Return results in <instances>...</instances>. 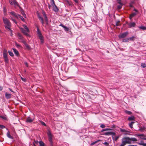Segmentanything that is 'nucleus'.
<instances>
[{
    "label": "nucleus",
    "instance_id": "obj_6",
    "mask_svg": "<svg viewBox=\"0 0 146 146\" xmlns=\"http://www.w3.org/2000/svg\"><path fill=\"white\" fill-rule=\"evenodd\" d=\"M104 134L105 135H111L112 136V138H114V136H115V133L114 132H108L105 133Z\"/></svg>",
    "mask_w": 146,
    "mask_h": 146
},
{
    "label": "nucleus",
    "instance_id": "obj_38",
    "mask_svg": "<svg viewBox=\"0 0 146 146\" xmlns=\"http://www.w3.org/2000/svg\"><path fill=\"white\" fill-rule=\"evenodd\" d=\"M39 121L42 125H44V126H46V124L44 122L40 120H39Z\"/></svg>",
    "mask_w": 146,
    "mask_h": 146
},
{
    "label": "nucleus",
    "instance_id": "obj_33",
    "mask_svg": "<svg viewBox=\"0 0 146 146\" xmlns=\"http://www.w3.org/2000/svg\"><path fill=\"white\" fill-rule=\"evenodd\" d=\"M141 66L143 68L146 67V64L145 63H142L141 64Z\"/></svg>",
    "mask_w": 146,
    "mask_h": 146
},
{
    "label": "nucleus",
    "instance_id": "obj_62",
    "mask_svg": "<svg viewBox=\"0 0 146 146\" xmlns=\"http://www.w3.org/2000/svg\"><path fill=\"white\" fill-rule=\"evenodd\" d=\"M9 90L11 92H14L12 90V89H11V88H9Z\"/></svg>",
    "mask_w": 146,
    "mask_h": 146
},
{
    "label": "nucleus",
    "instance_id": "obj_49",
    "mask_svg": "<svg viewBox=\"0 0 146 146\" xmlns=\"http://www.w3.org/2000/svg\"><path fill=\"white\" fill-rule=\"evenodd\" d=\"M15 46L17 47H19L21 46L19 44H17L16 42H15Z\"/></svg>",
    "mask_w": 146,
    "mask_h": 146
},
{
    "label": "nucleus",
    "instance_id": "obj_26",
    "mask_svg": "<svg viewBox=\"0 0 146 146\" xmlns=\"http://www.w3.org/2000/svg\"><path fill=\"white\" fill-rule=\"evenodd\" d=\"M37 33L38 36L42 35L41 33L39 30V28L38 27H37Z\"/></svg>",
    "mask_w": 146,
    "mask_h": 146
},
{
    "label": "nucleus",
    "instance_id": "obj_53",
    "mask_svg": "<svg viewBox=\"0 0 146 146\" xmlns=\"http://www.w3.org/2000/svg\"><path fill=\"white\" fill-rule=\"evenodd\" d=\"M100 126L102 128H104L105 127V126L104 125V124H101L100 125Z\"/></svg>",
    "mask_w": 146,
    "mask_h": 146
},
{
    "label": "nucleus",
    "instance_id": "obj_41",
    "mask_svg": "<svg viewBox=\"0 0 146 146\" xmlns=\"http://www.w3.org/2000/svg\"><path fill=\"white\" fill-rule=\"evenodd\" d=\"M0 117L2 118L4 120H6L7 118V117L5 116L0 115Z\"/></svg>",
    "mask_w": 146,
    "mask_h": 146
},
{
    "label": "nucleus",
    "instance_id": "obj_24",
    "mask_svg": "<svg viewBox=\"0 0 146 146\" xmlns=\"http://www.w3.org/2000/svg\"><path fill=\"white\" fill-rule=\"evenodd\" d=\"M134 123L135 122L134 121H132L129 124V126L131 128H133V125Z\"/></svg>",
    "mask_w": 146,
    "mask_h": 146
},
{
    "label": "nucleus",
    "instance_id": "obj_5",
    "mask_svg": "<svg viewBox=\"0 0 146 146\" xmlns=\"http://www.w3.org/2000/svg\"><path fill=\"white\" fill-rule=\"evenodd\" d=\"M128 32H126L120 34L119 35V38H122L125 37L128 34Z\"/></svg>",
    "mask_w": 146,
    "mask_h": 146
},
{
    "label": "nucleus",
    "instance_id": "obj_1",
    "mask_svg": "<svg viewBox=\"0 0 146 146\" xmlns=\"http://www.w3.org/2000/svg\"><path fill=\"white\" fill-rule=\"evenodd\" d=\"M137 141V139L134 137L130 138L129 137H124L122 139V142L125 145L127 144L132 143V141L133 142Z\"/></svg>",
    "mask_w": 146,
    "mask_h": 146
},
{
    "label": "nucleus",
    "instance_id": "obj_16",
    "mask_svg": "<svg viewBox=\"0 0 146 146\" xmlns=\"http://www.w3.org/2000/svg\"><path fill=\"white\" fill-rule=\"evenodd\" d=\"M38 17L39 19L40 20L42 24L43 25L44 24V22L43 18L42 17L40 16L39 15H38Z\"/></svg>",
    "mask_w": 146,
    "mask_h": 146
},
{
    "label": "nucleus",
    "instance_id": "obj_52",
    "mask_svg": "<svg viewBox=\"0 0 146 146\" xmlns=\"http://www.w3.org/2000/svg\"><path fill=\"white\" fill-rule=\"evenodd\" d=\"M137 136H144V135L143 134H138L136 135Z\"/></svg>",
    "mask_w": 146,
    "mask_h": 146
},
{
    "label": "nucleus",
    "instance_id": "obj_2",
    "mask_svg": "<svg viewBox=\"0 0 146 146\" xmlns=\"http://www.w3.org/2000/svg\"><path fill=\"white\" fill-rule=\"evenodd\" d=\"M3 21L5 27L6 29H9V31L12 32V30L10 29L11 26V24L9 21L6 18L3 17Z\"/></svg>",
    "mask_w": 146,
    "mask_h": 146
},
{
    "label": "nucleus",
    "instance_id": "obj_30",
    "mask_svg": "<svg viewBox=\"0 0 146 146\" xmlns=\"http://www.w3.org/2000/svg\"><path fill=\"white\" fill-rule=\"evenodd\" d=\"M21 13L22 15L24 17L26 18V16L24 12V11L23 10L21 11Z\"/></svg>",
    "mask_w": 146,
    "mask_h": 146
},
{
    "label": "nucleus",
    "instance_id": "obj_54",
    "mask_svg": "<svg viewBox=\"0 0 146 146\" xmlns=\"http://www.w3.org/2000/svg\"><path fill=\"white\" fill-rule=\"evenodd\" d=\"M21 79L23 81L25 82L26 81V79L25 78H24L22 77H21Z\"/></svg>",
    "mask_w": 146,
    "mask_h": 146
},
{
    "label": "nucleus",
    "instance_id": "obj_12",
    "mask_svg": "<svg viewBox=\"0 0 146 146\" xmlns=\"http://www.w3.org/2000/svg\"><path fill=\"white\" fill-rule=\"evenodd\" d=\"M53 7V10L55 12H57L58 11V9L57 6L55 5Z\"/></svg>",
    "mask_w": 146,
    "mask_h": 146
},
{
    "label": "nucleus",
    "instance_id": "obj_14",
    "mask_svg": "<svg viewBox=\"0 0 146 146\" xmlns=\"http://www.w3.org/2000/svg\"><path fill=\"white\" fill-rule=\"evenodd\" d=\"M5 97L7 99H9L11 98V94L6 92L5 94Z\"/></svg>",
    "mask_w": 146,
    "mask_h": 146
},
{
    "label": "nucleus",
    "instance_id": "obj_20",
    "mask_svg": "<svg viewBox=\"0 0 146 146\" xmlns=\"http://www.w3.org/2000/svg\"><path fill=\"white\" fill-rule=\"evenodd\" d=\"M136 13H133L131 14L129 16V18L131 19L132 17H134L136 15Z\"/></svg>",
    "mask_w": 146,
    "mask_h": 146
},
{
    "label": "nucleus",
    "instance_id": "obj_56",
    "mask_svg": "<svg viewBox=\"0 0 146 146\" xmlns=\"http://www.w3.org/2000/svg\"><path fill=\"white\" fill-rule=\"evenodd\" d=\"M24 64L27 67L28 66V63L26 62H25Z\"/></svg>",
    "mask_w": 146,
    "mask_h": 146
},
{
    "label": "nucleus",
    "instance_id": "obj_32",
    "mask_svg": "<svg viewBox=\"0 0 146 146\" xmlns=\"http://www.w3.org/2000/svg\"><path fill=\"white\" fill-rule=\"evenodd\" d=\"M18 15V18L19 17L23 21H24L25 20L24 18L22 16H21L20 15Z\"/></svg>",
    "mask_w": 146,
    "mask_h": 146
},
{
    "label": "nucleus",
    "instance_id": "obj_47",
    "mask_svg": "<svg viewBox=\"0 0 146 146\" xmlns=\"http://www.w3.org/2000/svg\"><path fill=\"white\" fill-rule=\"evenodd\" d=\"M120 23V21H117L115 24V26H118L119 25V23Z\"/></svg>",
    "mask_w": 146,
    "mask_h": 146
},
{
    "label": "nucleus",
    "instance_id": "obj_60",
    "mask_svg": "<svg viewBox=\"0 0 146 146\" xmlns=\"http://www.w3.org/2000/svg\"><path fill=\"white\" fill-rule=\"evenodd\" d=\"M105 129V131H108V130H111V129H109V128H106V129Z\"/></svg>",
    "mask_w": 146,
    "mask_h": 146
},
{
    "label": "nucleus",
    "instance_id": "obj_55",
    "mask_svg": "<svg viewBox=\"0 0 146 146\" xmlns=\"http://www.w3.org/2000/svg\"><path fill=\"white\" fill-rule=\"evenodd\" d=\"M22 40V42L24 44V45H25L26 44H27L26 42L24 40H23H23Z\"/></svg>",
    "mask_w": 146,
    "mask_h": 146
},
{
    "label": "nucleus",
    "instance_id": "obj_34",
    "mask_svg": "<svg viewBox=\"0 0 146 146\" xmlns=\"http://www.w3.org/2000/svg\"><path fill=\"white\" fill-rule=\"evenodd\" d=\"M39 143L40 146H44V143L42 141H40L39 142Z\"/></svg>",
    "mask_w": 146,
    "mask_h": 146
},
{
    "label": "nucleus",
    "instance_id": "obj_4",
    "mask_svg": "<svg viewBox=\"0 0 146 146\" xmlns=\"http://www.w3.org/2000/svg\"><path fill=\"white\" fill-rule=\"evenodd\" d=\"M9 3L11 5H14L15 7L19 6L18 3L15 0H9Z\"/></svg>",
    "mask_w": 146,
    "mask_h": 146
},
{
    "label": "nucleus",
    "instance_id": "obj_61",
    "mask_svg": "<svg viewBox=\"0 0 146 146\" xmlns=\"http://www.w3.org/2000/svg\"><path fill=\"white\" fill-rule=\"evenodd\" d=\"M41 40V44H42L44 42L43 39L41 40Z\"/></svg>",
    "mask_w": 146,
    "mask_h": 146
},
{
    "label": "nucleus",
    "instance_id": "obj_59",
    "mask_svg": "<svg viewBox=\"0 0 146 146\" xmlns=\"http://www.w3.org/2000/svg\"><path fill=\"white\" fill-rule=\"evenodd\" d=\"M60 26H61L63 28V27H64V25H63L62 24H61L60 25Z\"/></svg>",
    "mask_w": 146,
    "mask_h": 146
},
{
    "label": "nucleus",
    "instance_id": "obj_7",
    "mask_svg": "<svg viewBox=\"0 0 146 146\" xmlns=\"http://www.w3.org/2000/svg\"><path fill=\"white\" fill-rule=\"evenodd\" d=\"M20 29L22 32L25 35L27 36H30L29 35L28 33L27 32V30H25L23 28H20Z\"/></svg>",
    "mask_w": 146,
    "mask_h": 146
},
{
    "label": "nucleus",
    "instance_id": "obj_27",
    "mask_svg": "<svg viewBox=\"0 0 146 146\" xmlns=\"http://www.w3.org/2000/svg\"><path fill=\"white\" fill-rule=\"evenodd\" d=\"M119 136H114V138L113 139V140L116 141H117V140L119 138Z\"/></svg>",
    "mask_w": 146,
    "mask_h": 146
},
{
    "label": "nucleus",
    "instance_id": "obj_17",
    "mask_svg": "<svg viewBox=\"0 0 146 146\" xmlns=\"http://www.w3.org/2000/svg\"><path fill=\"white\" fill-rule=\"evenodd\" d=\"M135 118L133 116H132L131 117H129L127 119L129 121L134 120H135Z\"/></svg>",
    "mask_w": 146,
    "mask_h": 146
},
{
    "label": "nucleus",
    "instance_id": "obj_23",
    "mask_svg": "<svg viewBox=\"0 0 146 146\" xmlns=\"http://www.w3.org/2000/svg\"><path fill=\"white\" fill-rule=\"evenodd\" d=\"M7 137L11 139H13V137L10 135V133L9 131H8V132L7 133Z\"/></svg>",
    "mask_w": 146,
    "mask_h": 146
},
{
    "label": "nucleus",
    "instance_id": "obj_22",
    "mask_svg": "<svg viewBox=\"0 0 146 146\" xmlns=\"http://www.w3.org/2000/svg\"><path fill=\"white\" fill-rule=\"evenodd\" d=\"M138 144L143 146H146V143H144L143 141H141L140 143H138Z\"/></svg>",
    "mask_w": 146,
    "mask_h": 146
},
{
    "label": "nucleus",
    "instance_id": "obj_63",
    "mask_svg": "<svg viewBox=\"0 0 146 146\" xmlns=\"http://www.w3.org/2000/svg\"><path fill=\"white\" fill-rule=\"evenodd\" d=\"M3 89V87L1 86H0V91H1Z\"/></svg>",
    "mask_w": 146,
    "mask_h": 146
},
{
    "label": "nucleus",
    "instance_id": "obj_36",
    "mask_svg": "<svg viewBox=\"0 0 146 146\" xmlns=\"http://www.w3.org/2000/svg\"><path fill=\"white\" fill-rule=\"evenodd\" d=\"M63 28L64 29V30L66 31H68L69 30V29L68 27H66V26H64V27H63Z\"/></svg>",
    "mask_w": 146,
    "mask_h": 146
},
{
    "label": "nucleus",
    "instance_id": "obj_15",
    "mask_svg": "<svg viewBox=\"0 0 146 146\" xmlns=\"http://www.w3.org/2000/svg\"><path fill=\"white\" fill-rule=\"evenodd\" d=\"M13 50L14 53L16 54V55L17 56H18L19 55V53L18 51L15 48H13Z\"/></svg>",
    "mask_w": 146,
    "mask_h": 146
},
{
    "label": "nucleus",
    "instance_id": "obj_40",
    "mask_svg": "<svg viewBox=\"0 0 146 146\" xmlns=\"http://www.w3.org/2000/svg\"><path fill=\"white\" fill-rule=\"evenodd\" d=\"M4 58V60L5 62L8 63V59L7 57Z\"/></svg>",
    "mask_w": 146,
    "mask_h": 146
},
{
    "label": "nucleus",
    "instance_id": "obj_46",
    "mask_svg": "<svg viewBox=\"0 0 146 146\" xmlns=\"http://www.w3.org/2000/svg\"><path fill=\"white\" fill-rule=\"evenodd\" d=\"M11 20L16 24L17 23V22L15 19H13L12 17H11Z\"/></svg>",
    "mask_w": 146,
    "mask_h": 146
},
{
    "label": "nucleus",
    "instance_id": "obj_43",
    "mask_svg": "<svg viewBox=\"0 0 146 146\" xmlns=\"http://www.w3.org/2000/svg\"><path fill=\"white\" fill-rule=\"evenodd\" d=\"M134 3V2L133 1H132L130 2V3H129V6L131 7H133V4Z\"/></svg>",
    "mask_w": 146,
    "mask_h": 146
},
{
    "label": "nucleus",
    "instance_id": "obj_19",
    "mask_svg": "<svg viewBox=\"0 0 146 146\" xmlns=\"http://www.w3.org/2000/svg\"><path fill=\"white\" fill-rule=\"evenodd\" d=\"M17 35L19 39L21 40H23V37L21 34L20 33H18Z\"/></svg>",
    "mask_w": 146,
    "mask_h": 146
},
{
    "label": "nucleus",
    "instance_id": "obj_42",
    "mask_svg": "<svg viewBox=\"0 0 146 146\" xmlns=\"http://www.w3.org/2000/svg\"><path fill=\"white\" fill-rule=\"evenodd\" d=\"M123 5H118L117 6V9L119 10L121 8Z\"/></svg>",
    "mask_w": 146,
    "mask_h": 146
},
{
    "label": "nucleus",
    "instance_id": "obj_21",
    "mask_svg": "<svg viewBox=\"0 0 146 146\" xmlns=\"http://www.w3.org/2000/svg\"><path fill=\"white\" fill-rule=\"evenodd\" d=\"M23 27L26 30H27V32H29V30L27 27V26L25 25H23Z\"/></svg>",
    "mask_w": 146,
    "mask_h": 146
},
{
    "label": "nucleus",
    "instance_id": "obj_44",
    "mask_svg": "<svg viewBox=\"0 0 146 146\" xmlns=\"http://www.w3.org/2000/svg\"><path fill=\"white\" fill-rule=\"evenodd\" d=\"M121 0H117V2L120 5H123V3L121 2Z\"/></svg>",
    "mask_w": 146,
    "mask_h": 146
},
{
    "label": "nucleus",
    "instance_id": "obj_28",
    "mask_svg": "<svg viewBox=\"0 0 146 146\" xmlns=\"http://www.w3.org/2000/svg\"><path fill=\"white\" fill-rule=\"evenodd\" d=\"M101 141V140H97L95 142H93L91 143L90 145H94V144H95L96 143H97V142H98V141Z\"/></svg>",
    "mask_w": 146,
    "mask_h": 146
},
{
    "label": "nucleus",
    "instance_id": "obj_58",
    "mask_svg": "<svg viewBox=\"0 0 146 146\" xmlns=\"http://www.w3.org/2000/svg\"><path fill=\"white\" fill-rule=\"evenodd\" d=\"M125 145L122 142L121 144L119 146H124Z\"/></svg>",
    "mask_w": 146,
    "mask_h": 146
},
{
    "label": "nucleus",
    "instance_id": "obj_18",
    "mask_svg": "<svg viewBox=\"0 0 146 146\" xmlns=\"http://www.w3.org/2000/svg\"><path fill=\"white\" fill-rule=\"evenodd\" d=\"M138 27L139 29H141L142 30L144 31L146 30V27H145L141 26H139Z\"/></svg>",
    "mask_w": 146,
    "mask_h": 146
},
{
    "label": "nucleus",
    "instance_id": "obj_25",
    "mask_svg": "<svg viewBox=\"0 0 146 146\" xmlns=\"http://www.w3.org/2000/svg\"><path fill=\"white\" fill-rule=\"evenodd\" d=\"M125 112L126 114L129 115H131L132 114V112L131 111L127 110H125Z\"/></svg>",
    "mask_w": 146,
    "mask_h": 146
},
{
    "label": "nucleus",
    "instance_id": "obj_13",
    "mask_svg": "<svg viewBox=\"0 0 146 146\" xmlns=\"http://www.w3.org/2000/svg\"><path fill=\"white\" fill-rule=\"evenodd\" d=\"M10 14L12 15L13 16H14L17 19L18 18V15H17L16 13L14 12H11L10 13Z\"/></svg>",
    "mask_w": 146,
    "mask_h": 146
},
{
    "label": "nucleus",
    "instance_id": "obj_50",
    "mask_svg": "<svg viewBox=\"0 0 146 146\" xmlns=\"http://www.w3.org/2000/svg\"><path fill=\"white\" fill-rule=\"evenodd\" d=\"M103 144L106 145V146H109V143L107 142H105V143H103Z\"/></svg>",
    "mask_w": 146,
    "mask_h": 146
},
{
    "label": "nucleus",
    "instance_id": "obj_29",
    "mask_svg": "<svg viewBox=\"0 0 146 146\" xmlns=\"http://www.w3.org/2000/svg\"><path fill=\"white\" fill-rule=\"evenodd\" d=\"M129 40V38L124 39L122 41L124 42H128Z\"/></svg>",
    "mask_w": 146,
    "mask_h": 146
},
{
    "label": "nucleus",
    "instance_id": "obj_3",
    "mask_svg": "<svg viewBox=\"0 0 146 146\" xmlns=\"http://www.w3.org/2000/svg\"><path fill=\"white\" fill-rule=\"evenodd\" d=\"M48 137V140L50 143V145L51 146L53 145V141H52V135L49 129L47 130V132Z\"/></svg>",
    "mask_w": 146,
    "mask_h": 146
},
{
    "label": "nucleus",
    "instance_id": "obj_37",
    "mask_svg": "<svg viewBox=\"0 0 146 146\" xmlns=\"http://www.w3.org/2000/svg\"><path fill=\"white\" fill-rule=\"evenodd\" d=\"M44 18H45V21L46 22V23L47 24L48 23V19L47 18V17L46 16V15H45L44 16Z\"/></svg>",
    "mask_w": 146,
    "mask_h": 146
},
{
    "label": "nucleus",
    "instance_id": "obj_57",
    "mask_svg": "<svg viewBox=\"0 0 146 146\" xmlns=\"http://www.w3.org/2000/svg\"><path fill=\"white\" fill-rule=\"evenodd\" d=\"M77 3H78V0H73Z\"/></svg>",
    "mask_w": 146,
    "mask_h": 146
},
{
    "label": "nucleus",
    "instance_id": "obj_45",
    "mask_svg": "<svg viewBox=\"0 0 146 146\" xmlns=\"http://www.w3.org/2000/svg\"><path fill=\"white\" fill-rule=\"evenodd\" d=\"M25 46L28 49H30L29 46L27 43L25 45Z\"/></svg>",
    "mask_w": 146,
    "mask_h": 146
},
{
    "label": "nucleus",
    "instance_id": "obj_31",
    "mask_svg": "<svg viewBox=\"0 0 146 146\" xmlns=\"http://www.w3.org/2000/svg\"><path fill=\"white\" fill-rule=\"evenodd\" d=\"M135 38V37L134 36H132L131 37H130L129 38V40L131 41H133L134 40V39Z\"/></svg>",
    "mask_w": 146,
    "mask_h": 146
},
{
    "label": "nucleus",
    "instance_id": "obj_9",
    "mask_svg": "<svg viewBox=\"0 0 146 146\" xmlns=\"http://www.w3.org/2000/svg\"><path fill=\"white\" fill-rule=\"evenodd\" d=\"M128 25L129 28H131L135 27L136 24L134 22H130L129 24H128Z\"/></svg>",
    "mask_w": 146,
    "mask_h": 146
},
{
    "label": "nucleus",
    "instance_id": "obj_39",
    "mask_svg": "<svg viewBox=\"0 0 146 146\" xmlns=\"http://www.w3.org/2000/svg\"><path fill=\"white\" fill-rule=\"evenodd\" d=\"M52 6H54L55 4L54 1V0H50Z\"/></svg>",
    "mask_w": 146,
    "mask_h": 146
},
{
    "label": "nucleus",
    "instance_id": "obj_10",
    "mask_svg": "<svg viewBox=\"0 0 146 146\" xmlns=\"http://www.w3.org/2000/svg\"><path fill=\"white\" fill-rule=\"evenodd\" d=\"M33 119L29 117L27 118L26 121L27 123H31L33 121Z\"/></svg>",
    "mask_w": 146,
    "mask_h": 146
},
{
    "label": "nucleus",
    "instance_id": "obj_11",
    "mask_svg": "<svg viewBox=\"0 0 146 146\" xmlns=\"http://www.w3.org/2000/svg\"><path fill=\"white\" fill-rule=\"evenodd\" d=\"M7 50L5 49H4L3 51V57L4 58L7 57Z\"/></svg>",
    "mask_w": 146,
    "mask_h": 146
},
{
    "label": "nucleus",
    "instance_id": "obj_64",
    "mask_svg": "<svg viewBox=\"0 0 146 146\" xmlns=\"http://www.w3.org/2000/svg\"><path fill=\"white\" fill-rule=\"evenodd\" d=\"M43 14L44 15V16L45 15H46V14L45 12H43Z\"/></svg>",
    "mask_w": 146,
    "mask_h": 146
},
{
    "label": "nucleus",
    "instance_id": "obj_51",
    "mask_svg": "<svg viewBox=\"0 0 146 146\" xmlns=\"http://www.w3.org/2000/svg\"><path fill=\"white\" fill-rule=\"evenodd\" d=\"M0 127L2 129H3V128H5V127L3 125H0Z\"/></svg>",
    "mask_w": 146,
    "mask_h": 146
},
{
    "label": "nucleus",
    "instance_id": "obj_8",
    "mask_svg": "<svg viewBox=\"0 0 146 146\" xmlns=\"http://www.w3.org/2000/svg\"><path fill=\"white\" fill-rule=\"evenodd\" d=\"M120 131L121 132L123 133L125 135H126L128 134V133H130L129 131H127L124 129H120Z\"/></svg>",
    "mask_w": 146,
    "mask_h": 146
},
{
    "label": "nucleus",
    "instance_id": "obj_48",
    "mask_svg": "<svg viewBox=\"0 0 146 146\" xmlns=\"http://www.w3.org/2000/svg\"><path fill=\"white\" fill-rule=\"evenodd\" d=\"M38 36H39V38H40V39L41 40H42V39H43V37L42 36V35H38Z\"/></svg>",
    "mask_w": 146,
    "mask_h": 146
},
{
    "label": "nucleus",
    "instance_id": "obj_35",
    "mask_svg": "<svg viewBox=\"0 0 146 146\" xmlns=\"http://www.w3.org/2000/svg\"><path fill=\"white\" fill-rule=\"evenodd\" d=\"M8 53L9 55L11 56H14L12 52L10 51H9Z\"/></svg>",
    "mask_w": 146,
    "mask_h": 146
}]
</instances>
